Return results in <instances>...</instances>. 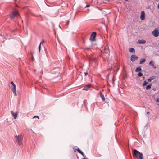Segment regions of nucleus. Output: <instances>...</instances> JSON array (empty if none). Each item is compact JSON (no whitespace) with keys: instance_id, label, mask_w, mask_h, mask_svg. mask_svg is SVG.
Here are the masks:
<instances>
[{"instance_id":"obj_22","label":"nucleus","mask_w":159,"mask_h":159,"mask_svg":"<svg viewBox=\"0 0 159 159\" xmlns=\"http://www.w3.org/2000/svg\"><path fill=\"white\" fill-rule=\"evenodd\" d=\"M148 83L146 80H145L144 82L143 83V86H144L146 85L147 84H148Z\"/></svg>"},{"instance_id":"obj_4","label":"nucleus","mask_w":159,"mask_h":159,"mask_svg":"<svg viewBox=\"0 0 159 159\" xmlns=\"http://www.w3.org/2000/svg\"><path fill=\"white\" fill-rule=\"evenodd\" d=\"M19 16V15L18 11H14L10 15V17L11 19H12L14 18L17 17Z\"/></svg>"},{"instance_id":"obj_6","label":"nucleus","mask_w":159,"mask_h":159,"mask_svg":"<svg viewBox=\"0 0 159 159\" xmlns=\"http://www.w3.org/2000/svg\"><path fill=\"white\" fill-rule=\"evenodd\" d=\"M96 35V33L95 32H93L91 35V37L90 38V39L91 41H95Z\"/></svg>"},{"instance_id":"obj_14","label":"nucleus","mask_w":159,"mask_h":159,"mask_svg":"<svg viewBox=\"0 0 159 159\" xmlns=\"http://www.w3.org/2000/svg\"><path fill=\"white\" fill-rule=\"evenodd\" d=\"M142 70V69L141 67H137L135 70V71L136 72H139L140 71H141Z\"/></svg>"},{"instance_id":"obj_30","label":"nucleus","mask_w":159,"mask_h":159,"mask_svg":"<svg viewBox=\"0 0 159 159\" xmlns=\"http://www.w3.org/2000/svg\"><path fill=\"white\" fill-rule=\"evenodd\" d=\"M157 101L159 103V98H157Z\"/></svg>"},{"instance_id":"obj_16","label":"nucleus","mask_w":159,"mask_h":159,"mask_svg":"<svg viewBox=\"0 0 159 159\" xmlns=\"http://www.w3.org/2000/svg\"><path fill=\"white\" fill-rule=\"evenodd\" d=\"M129 51L130 52L134 53L135 52V51L134 49L133 48H131L129 49Z\"/></svg>"},{"instance_id":"obj_10","label":"nucleus","mask_w":159,"mask_h":159,"mask_svg":"<svg viewBox=\"0 0 159 159\" xmlns=\"http://www.w3.org/2000/svg\"><path fill=\"white\" fill-rule=\"evenodd\" d=\"M91 85H86L84 86L83 90H84L87 91L89 89Z\"/></svg>"},{"instance_id":"obj_11","label":"nucleus","mask_w":159,"mask_h":159,"mask_svg":"<svg viewBox=\"0 0 159 159\" xmlns=\"http://www.w3.org/2000/svg\"><path fill=\"white\" fill-rule=\"evenodd\" d=\"M105 52L107 54L109 53V47L108 45H106L104 48Z\"/></svg>"},{"instance_id":"obj_2","label":"nucleus","mask_w":159,"mask_h":159,"mask_svg":"<svg viewBox=\"0 0 159 159\" xmlns=\"http://www.w3.org/2000/svg\"><path fill=\"white\" fill-rule=\"evenodd\" d=\"M16 140L17 143L19 145H20L22 143L23 140V137L22 134L16 135L15 136Z\"/></svg>"},{"instance_id":"obj_23","label":"nucleus","mask_w":159,"mask_h":159,"mask_svg":"<svg viewBox=\"0 0 159 159\" xmlns=\"http://www.w3.org/2000/svg\"><path fill=\"white\" fill-rule=\"evenodd\" d=\"M150 78L151 79V80H152L154 79L155 78V76H152L150 77Z\"/></svg>"},{"instance_id":"obj_38","label":"nucleus","mask_w":159,"mask_h":159,"mask_svg":"<svg viewBox=\"0 0 159 159\" xmlns=\"http://www.w3.org/2000/svg\"><path fill=\"white\" fill-rule=\"evenodd\" d=\"M34 71H36L35 70H34Z\"/></svg>"},{"instance_id":"obj_15","label":"nucleus","mask_w":159,"mask_h":159,"mask_svg":"<svg viewBox=\"0 0 159 159\" xmlns=\"http://www.w3.org/2000/svg\"><path fill=\"white\" fill-rule=\"evenodd\" d=\"M51 25L52 27L53 28L54 33L55 34V35H56V31H55V30L54 29V26H55L54 24H53V23L52 22H51Z\"/></svg>"},{"instance_id":"obj_34","label":"nucleus","mask_w":159,"mask_h":159,"mask_svg":"<svg viewBox=\"0 0 159 159\" xmlns=\"http://www.w3.org/2000/svg\"><path fill=\"white\" fill-rule=\"evenodd\" d=\"M59 27L60 29H61V27H60V25H59Z\"/></svg>"},{"instance_id":"obj_5","label":"nucleus","mask_w":159,"mask_h":159,"mask_svg":"<svg viewBox=\"0 0 159 159\" xmlns=\"http://www.w3.org/2000/svg\"><path fill=\"white\" fill-rule=\"evenodd\" d=\"M152 33L154 37H157L159 36V30L157 29H155Z\"/></svg>"},{"instance_id":"obj_1","label":"nucleus","mask_w":159,"mask_h":159,"mask_svg":"<svg viewBox=\"0 0 159 159\" xmlns=\"http://www.w3.org/2000/svg\"><path fill=\"white\" fill-rule=\"evenodd\" d=\"M133 154L134 158H137L138 159H143V154L136 149H134L133 150Z\"/></svg>"},{"instance_id":"obj_26","label":"nucleus","mask_w":159,"mask_h":159,"mask_svg":"<svg viewBox=\"0 0 159 159\" xmlns=\"http://www.w3.org/2000/svg\"><path fill=\"white\" fill-rule=\"evenodd\" d=\"M69 21H68L66 24V27H67L68 26V25H69Z\"/></svg>"},{"instance_id":"obj_39","label":"nucleus","mask_w":159,"mask_h":159,"mask_svg":"<svg viewBox=\"0 0 159 159\" xmlns=\"http://www.w3.org/2000/svg\"><path fill=\"white\" fill-rule=\"evenodd\" d=\"M83 159H86V158H83Z\"/></svg>"},{"instance_id":"obj_3","label":"nucleus","mask_w":159,"mask_h":159,"mask_svg":"<svg viewBox=\"0 0 159 159\" xmlns=\"http://www.w3.org/2000/svg\"><path fill=\"white\" fill-rule=\"evenodd\" d=\"M11 84L12 85L11 90L13 92L14 95L16 96L17 95V94L16 93V85L12 81L11 82Z\"/></svg>"},{"instance_id":"obj_28","label":"nucleus","mask_w":159,"mask_h":159,"mask_svg":"<svg viewBox=\"0 0 159 159\" xmlns=\"http://www.w3.org/2000/svg\"><path fill=\"white\" fill-rule=\"evenodd\" d=\"M90 48V47H85L84 48V49H88Z\"/></svg>"},{"instance_id":"obj_17","label":"nucleus","mask_w":159,"mask_h":159,"mask_svg":"<svg viewBox=\"0 0 159 159\" xmlns=\"http://www.w3.org/2000/svg\"><path fill=\"white\" fill-rule=\"evenodd\" d=\"M146 60L145 58L142 59L140 61L139 64H142L145 62Z\"/></svg>"},{"instance_id":"obj_12","label":"nucleus","mask_w":159,"mask_h":159,"mask_svg":"<svg viewBox=\"0 0 159 159\" xmlns=\"http://www.w3.org/2000/svg\"><path fill=\"white\" fill-rule=\"evenodd\" d=\"M146 42V41L143 39L138 40V43L140 44H145Z\"/></svg>"},{"instance_id":"obj_7","label":"nucleus","mask_w":159,"mask_h":159,"mask_svg":"<svg viewBox=\"0 0 159 159\" xmlns=\"http://www.w3.org/2000/svg\"><path fill=\"white\" fill-rule=\"evenodd\" d=\"M138 58V57L135 55H132L131 56V60L132 62H134Z\"/></svg>"},{"instance_id":"obj_31","label":"nucleus","mask_w":159,"mask_h":159,"mask_svg":"<svg viewBox=\"0 0 159 159\" xmlns=\"http://www.w3.org/2000/svg\"><path fill=\"white\" fill-rule=\"evenodd\" d=\"M80 154H81L83 156H84V154L83 153V152H82Z\"/></svg>"},{"instance_id":"obj_18","label":"nucleus","mask_w":159,"mask_h":159,"mask_svg":"<svg viewBox=\"0 0 159 159\" xmlns=\"http://www.w3.org/2000/svg\"><path fill=\"white\" fill-rule=\"evenodd\" d=\"M100 94H101V97L102 98V101H104L105 100V97L103 95L102 93H101V92H100Z\"/></svg>"},{"instance_id":"obj_8","label":"nucleus","mask_w":159,"mask_h":159,"mask_svg":"<svg viewBox=\"0 0 159 159\" xmlns=\"http://www.w3.org/2000/svg\"><path fill=\"white\" fill-rule=\"evenodd\" d=\"M145 18V13L144 11H142L141 12L140 19L141 20H143Z\"/></svg>"},{"instance_id":"obj_32","label":"nucleus","mask_w":159,"mask_h":159,"mask_svg":"<svg viewBox=\"0 0 159 159\" xmlns=\"http://www.w3.org/2000/svg\"><path fill=\"white\" fill-rule=\"evenodd\" d=\"M89 5H86V7H89Z\"/></svg>"},{"instance_id":"obj_9","label":"nucleus","mask_w":159,"mask_h":159,"mask_svg":"<svg viewBox=\"0 0 159 159\" xmlns=\"http://www.w3.org/2000/svg\"><path fill=\"white\" fill-rule=\"evenodd\" d=\"M12 115H13L14 118L16 119V118L17 115L18 113L17 112H16L15 113L13 112V111H11Z\"/></svg>"},{"instance_id":"obj_29","label":"nucleus","mask_w":159,"mask_h":159,"mask_svg":"<svg viewBox=\"0 0 159 159\" xmlns=\"http://www.w3.org/2000/svg\"><path fill=\"white\" fill-rule=\"evenodd\" d=\"M84 74L85 76H86L88 74L87 72H84Z\"/></svg>"},{"instance_id":"obj_19","label":"nucleus","mask_w":159,"mask_h":159,"mask_svg":"<svg viewBox=\"0 0 159 159\" xmlns=\"http://www.w3.org/2000/svg\"><path fill=\"white\" fill-rule=\"evenodd\" d=\"M151 86H152L151 84L147 85L146 88V89L147 90H148L149 89H151Z\"/></svg>"},{"instance_id":"obj_36","label":"nucleus","mask_w":159,"mask_h":159,"mask_svg":"<svg viewBox=\"0 0 159 159\" xmlns=\"http://www.w3.org/2000/svg\"><path fill=\"white\" fill-rule=\"evenodd\" d=\"M147 114H148V113H149V112H147Z\"/></svg>"},{"instance_id":"obj_33","label":"nucleus","mask_w":159,"mask_h":159,"mask_svg":"<svg viewBox=\"0 0 159 159\" xmlns=\"http://www.w3.org/2000/svg\"><path fill=\"white\" fill-rule=\"evenodd\" d=\"M153 90L154 91H156V89L155 88L153 89Z\"/></svg>"},{"instance_id":"obj_20","label":"nucleus","mask_w":159,"mask_h":159,"mask_svg":"<svg viewBox=\"0 0 159 159\" xmlns=\"http://www.w3.org/2000/svg\"><path fill=\"white\" fill-rule=\"evenodd\" d=\"M44 42V41H42L39 44V52H40V49H41V44L42 43H43Z\"/></svg>"},{"instance_id":"obj_27","label":"nucleus","mask_w":159,"mask_h":159,"mask_svg":"<svg viewBox=\"0 0 159 159\" xmlns=\"http://www.w3.org/2000/svg\"><path fill=\"white\" fill-rule=\"evenodd\" d=\"M35 117H37L38 118V119H39V117L38 116H34V117H33V118H34Z\"/></svg>"},{"instance_id":"obj_24","label":"nucleus","mask_w":159,"mask_h":159,"mask_svg":"<svg viewBox=\"0 0 159 159\" xmlns=\"http://www.w3.org/2000/svg\"><path fill=\"white\" fill-rule=\"evenodd\" d=\"M77 151L80 154H81V152H82L79 148L77 149Z\"/></svg>"},{"instance_id":"obj_35","label":"nucleus","mask_w":159,"mask_h":159,"mask_svg":"<svg viewBox=\"0 0 159 159\" xmlns=\"http://www.w3.org/2000/svg\"><path fill=\"white\" fill-rule=\"evenodd\" d=\"M143 79H144L145 78V77H144V76H143Z\"/></svg>"},{"instance_id":"obj_13","label":"nucleus","mask_w":159,"mask_h":159,"mask_svg":"<svg viewBox=\"0 0 159 159\" xmlns=\"http://www.w3.org/2000/svg\"><path fill=\"white\" fill-rule=\"evenodd\" d=\"M149 65L150 66H152L154 69H155L156 68V67L154 66V63L152 61L150 62L149 63Z\"/></svg>"},{"instance_id":"obj_37","label":"nucleus","mask_w":159,"mask_h":159,"mask_svg":"<svg viewBox=\"0 0 159 159\" xmlns=\"http://www.w3.org/2000/svg\"><path fill=\"white\" fill-rule=\"evenodd\" d=\"M125 1H128V0H125Z\"/></svg>"},{"instance_id":"obj_21","label":"nucleus","mask_w":159,"mask_h":159,"mask_svg":"<svg viewBox=\"0 0 159 159\" xmlns=\"http://www.w3.org/2000/svg\"><path fill=\"white\" fill-rule=\"evenodd\" d=\"M143 75V73L141 72H139L137 74V76L138 77H141Z\"/></svg>"},{"instance_id":"obj_25","label":"nucleus","mask_w":159,"mask_h":159,"mask_svg":"<svg viewBox=\"0 0 159 159\" xmlns=\"http://www.w3.org/2000/svg\"><path fill=\"white\" fill-rule=\"evenodd\" d=\"M148 81L149 82H150L151 81H152V80H151V79L149 78V79H148Z\"/></svg>"}]
</instances>
